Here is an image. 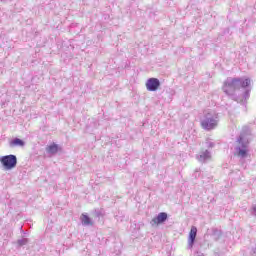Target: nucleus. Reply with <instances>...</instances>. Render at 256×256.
Masks as SVG:
<instances>
[{"mask_svg": "<svg viewBox=\"0 0 256 256\" xmlns=\"http://www.w3.org/2000/svg\"><path fill=\"white\" fill-rule=\"evenodd\" d=\"M224 93L240 105H247V99L251 96V79L228 77L222 87Z\"/></svg>", "mask_w": 256, "mask_h": 256, "instance_id": "obj_1", "label": "nucleus"}, {"mask_svg": "<svg viewBox=\"0 0 256 256\" xmlns=\"http://www.w3.org/2000/svg\"><path fill=\"white\" fill-rule=\"evenodd\" d=\"M249 135H251V129L249 126H244L236 139L235 151L240 159H245L249 155Z\"/></svg>", "mask_w": 256, "mask_h": 256, "instance_id": "obj_2", "label": "nucleus"}, {"mask_svg": "<svg viewBox=\"0 0 256 256\" xmlns=\"http://www.w3.org/2000/svg\"><path fill=\"white\" fill-rule=\"evenodd\" d=\"M200 125L205 131H213V129H217V125H219V113L215 111L205 113L200 120Z\"/></svg>", "mask_w": 256, "mask_h": 256, "instance_id": "obj_3", "label": "nucleus"}, {"mask_svg": "<svg viewBox=\"0 0 256 256\" xmlns=\"http://www.w3.org/2000/svg\"><path fill=\"white\" fill-rule=\"evenodd\" d=\"M0 163L5 171H11L17 167V156L13 154L0 157Z\"/></svg>", "mask_w": 256, "mask_h": 256, "instance_id": "obj_4", "label": "nucleus"}, {"mask_svg": "<svg viewBox=\"0 0 256 256\" xmlns=\"http://www.w3.org/2000/svg\"><path fill=\"white\" fill-rule=\"evenodd\" d=\"M161 87V81L158 78H149L146 81L147 91H157Z\"/></svg>", "mask_w": 256, "mask_h": 256, "instance_id": "obj_5", "label": "nucleus"}, {"mask_svg": "<svg viewBox=\"0 0 256 256\" xmlns=\"http://www.w3.org/2000/svg\"><path fill=\"white\" fill-rule=\"evenodd\" d=\"M196 159L199 161V163H207L208 161H211V151L201 149L196 155Z\"/></svg>", "mask_w": 256, "mask_h": 256, "instance_id": "obj_6", "label": "nucleus"}, {"mask_svg": "<svg viewBox=\"0 0 256 256\" xmlns=\"http://www.w3.org/2000/svg\"><path fill=\"white\" fill-rule=\"evenodd\" d=\"M167 219H169L167 212H160L150 223L151 225H163Z\"/></svg>", "mask_w": 256, "mask_h": 256, "instance_id": "obj_7", "label": "nucleus"}, {"mask_svg": "<svg viewBox=\"0 0 256 256\" xmlns=\"http://www.w3.org/2000/svg\"><path fill=\"white\" fill-rule=\"evenodd\" d=\"M195 239H197V227L192 226L188 236V249H193V245H195Z\"/></svg>", "mask_w": 256, "mask_h": 256, "instance_id": "obj_8", "label": "nucleus"}, {"mask_svg": "<svg viewBox=\"0 0 256 256\" xmlns=\"http://www.w3.org/2000/svg\"><path fill=\"white\" fill-rule=\"evenodd\" d=\"M61 151V147H59V144L52 143L46 147V153L49 155H57Z\"/></svg>", "mask_w": 256, "mask_h": 256, "instance_id": "obj_9", "label": "nucleus"}, {"mask_svg": "<svg viewBox=\"0 0 256 256\" xmlns=\"http://www.w3.org/2000/svg\"><path fill=\"white\" fill-rule=\"evenodd\" d=\"M81 223L84 227H93V220H91V217L87 214H82L81 217Z\"/></svg>", "mask_w": 256, "mask_h": 256, "instance_id": "obj_10", "label": "nucleus"}, {"mask_svg": "<svg viewBox=\"0 0 256 256\" xmlns=\"http://www.w3.org/2000/svg\"><path fill=\"white\" fill-rule=\"evenodd\" d=\"M9 147H25V141L21 140V138H14L9 142Z\"/></svg>", "mask_w": 256, "mask_h": 256, "instance_id": "obj_11", "label": "nucleus"}, {"mask_svg": "<svg viewBox=\"0 0 256 256\" xmlns=\"http://www.w3.org/2000/svg\"><path fill=\"white\" fill-rule=\"evenodd\" d=\"M28 243H29L28 238H21V239L17 240L18 247H25V245H27Z\"/></svg>", "mask_w": 256, "mask_h": 256, "instance_id": "obj_12", "label": "nucleus"}, {"mask_svg": "<svg viewBox=\"0 0 256 256\" xmlns=\"http://www.w3.org/2000/svg\"><path fill=\"white\" fill-rule=\"evenodd\" d=\"M212 235L216 241H219V239H221L222 236L221 232L218 229H214L212 231Z\"/></svg>", "mask_w": 256, "mask_h": 256, "instance_id": "obj_13", "label": "nucleus"}, {"mask_svg": "<svg viewBox=\"0 0 256 256\" xmlns=\"http://www.w3.org/2000/svg\"><path fill=\"white\" fill-rule=\"evenodd\" d=\"M206 145H207V148H208V149H213V147H215V143H214V142H211V141H207V142H206Z\"/></svg>", "mask_w": 256, "mask_h": 256, "instance_id": "obj_14", "label": "nucleus"}, {"mask_svg": "<svg viewBox=\"0 0 256 256\" xmlns=\"http://www.w3.org/2000/svg\"><path fill=\"white\" fill-rule=\"evenodd\" d=\"M102 215L103 214H101V212L96 211V213L94 214V217H96V219H100Z\"/></svg>", "mask_w": 256, "mask_h": 256, "instance_id": "obj_15", "label": "nucleus"}, {"mask_svg": "<svg viewBox=\"0 0 256 256\" xmlns=\"http://www.w3.org/2000/svg\"><path fill=\"white\" fill-rule=\"evenodd\" d=\"M251 255L256 256V244L254 247H252Z\"/></svg>", "mask_w": 256, "mask_h": 256, "instance_id": "obj_16", "label": "nucleus"}, {"mask_svg": "<svg viewBox=\"0 0 256 256\" xmlns=\"http://www.w3.org/2000/svg\"><path fill=\"white\" fill-rule=\"evenodd\" d=\"M252 214L256 215V204L252 206Z\"/></svg>", "mask_w": 256, "mask_h": 256, "instance_id": "obj_17", "label": "nucleus"}]
</instances>
